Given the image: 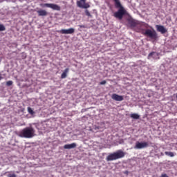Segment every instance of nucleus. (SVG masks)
<instances>
[{
    "mask_svg": "<svg viewBox=\"0 0 177 177\" xmlns=\"http://www.w3.org/2000/svg\"><path fill=\"white\" fill-rule=\"evenodd\" d=\"M130 117L131 118H133V120H139V118H140V115L138 113H131Z\"/></svg>",
    "mask_w": 177,
    "mask_h": 177,
    "instance_id": "16",
    "label": "nucleus"
},
{
    "mask_svg": "<svg viewBox=\"0 0 177 177\" xmlns=\"http://www.w3.org/2000/svg\"><path fill=\"white\" fill-rule=\"evenodd\" d=\"M75 147H77V144L75 142L67 144L64 146V149H75Z\"/></svg>",
    "mask_w": 177,
    "mask_h": 177,
    "instance_id": "11",
    "label": "nucleus"
},
{
    "mask_svg": "<svg viewBox=\"0 0 177 177\" xmlns=\"http://www.w3.org/2000/svg\"><path fill=\"white\" fill-rule=\"evenodd\" d=\"M1 80H3V77H1V75H0V81H1Z\"/></svg>",
    "mask_w": 177,
    "mask_h": 177,
    "instance_id": "27",
    "label": "nucleus"
},
{
    "mask_svg": "<svg viewBox=\"0 0 177 177\" xmlns=\"http://www.w3.org/2000/svg\"><path fill=\"white\" fill-rule=\"evenodd\" d=\"M85 13H86V15L88 17H92V15H91V12H89V10H86Z\"/></svg>",
    "mask_w": 177,
    "mask_h": 177,
    "instance_id": "21",
    "label": "nucleus"
},
{
    "mask_svg": "<svg viewBox=\"0 0 177 177\" xmlns=\"http://www.w3.org/2000/svg\"><path fill=\"white\" fill-rule=\"evenodd\" d=\"M165 154L166 156H168L169 157H174L175 154L174 153V152H171V151H165Z\"/></svg>",
    "mask_w": 177,
    "mask_h": 177,
    "instance_id": "18",
    "label": "nucleus"
},
{
    "mask_svg": "<svg viewBox=\"0 0 177 177\" xmlns=\"http://www.w3.org/2000/svg\"><path fill=\"white\" fill-rule=\"evenodd\" d=\"M119 5L117 4V2H115V8H118V12H115L113 14L114 17H116V19H119V20H122V18L124 17L125 13H127V10H125V8L122 7L121 5V2H120V0H118Z\"/></svg>",
    "mask_w": 177,
    "mask_h": 177,
    "instance_id": "2",
    "label": "nucleus"
},
{
    "mask_svg": "<svg viewBox=\"0 0 177 177\" xmlns=\"http://www.w3.org/2000/svg\"><path fill=\"white\" fill-rule=\"evenodd\" d=\"M40 6L41 8H50V9H53V10L59 11L61 10L60 6H59V5L55 4V3H41Z\"/></svg>",
    "mask_w": 177,
    "mask_h": 177,
    "instance_id": "5",
    "label": "nucleus"
},
{
    "mask_svg": "<svg viewBox=\"0 0 177 177\" xmlns=\"http://www.w3.org/2000/svg\"><path fill=\"white\" fill-rule=\"evenodd\" d=\"M111 99H113V100H115V102H122V100H124V96L119 95L117 93H113L111 95Z\"/></svg>",
    "mask_w": 177,
    "mask_h": 177,
    "instance_id": "8",
    "label": "nucleus"
},
{
    "mask_svg": "<svg viewBox=\"0 0 177 177\" xmlns=\"http://www.w3.org/2000/svg\"><path fill=\"white\" fill-rule=\"evenodd\" d=\"M113 1H114V2H116L118 5H119V3H118L119 0H113Z\"/></svg>",
    "mask_w": 177,
    "mask_h": 177,
    "instance_id": "26",
    "label": "nucleus"
},
{
    "mask_svg": "<svg viewBox=\"0 0 177 177\" xmlns=\"http://www.w3.org/2000/svg\"><path fill=\"white\" fill-rule=\"evenodd\" d=\"M79 27L80 28H86V26H85L84 25H80Z\"/></svg>",
    "mask_w": 177,
    "mask_h": 177,
    "instance_id": "23",
    "label": "nucleus"
},
{
    "mask_svg": "<svg viewBox=\"0 0 177 177\" xmlns=\"http://www.w3.org/2000/svg\"><path fill=\"white\" fill-rule=\"evenodd\" d=\"M5 30H6V28L5 27V26L3 24H0V32L5 31Z\"/></svg>",
    "mask_w": 177,
    "mask_h": 177,
    "instance_id": "20",
    "label": "nucleus"
},
{
    "mask_svg": "<svg viewBox=\"0 0 177 177\" xmlns=\"http://www.w3.org/2000/svg\"><path fill=\"white\" fill-rule=\"evenodd\" d=\"M176 99H177V93H176Z\"/></svg>",
    "mask_w": 177,
    "mask_h": 177,
    "instance_id": "28",
    "label": "nucleus"
},
{
    "mask_svg": "<svg viewBox=\"0 0 177 177\" xmlns=\"http://www.w3.org/2000/svg\"><path fill=\"white\" fill-rule=\"evenodd\" d=\"M8 177H17L16 174H9Z\"/></svg>",
    "mask_w": 177,
    "mask_h": 177,
    "instance_id": "25",
    "label": "nucleus"
},
{
    "mask_svg": "<svg viewBox=\"0 0 177 177\" xmlns=\"http://www.w3.org/2000/svg\"><path fill=\"white\" fill-rule=\"evenodd\" d=\"M146 147H149V143L147 142H140L137 141L136 142V145L134 146V149L137 150H140L142 149H146Z\"/></svg>",
    "mask_w": 177,
    "mask_h": 177,
    "instance_id": "6",
    "label": "nucleus"
},
{
    "mask_svg": "<svg viewBox=\"0 0 177 177\" xmlns=\"http://www.w3.org/2000/svg\"><path fill=\"white\" fill-rule=\"evenodd\" d=\"M28 113L30 114V115H34V114H35V112L34 111V110H32V109L30 106L28 107Z\"/></svg>",
    "mask_w": 177,
    "mask_h": 177,
    "instance_id": "17",
    "label": "nucleus"
},
{
    "mask_svg": "<svg viewBox=\"0 0 177 177\" xmlns=\"http://www.w3.org/2000/svg\"><path fill=\"white\" fill-rule=\"evenodd\" d=\"M69 71H70V69L68 68H66L64 71V72L61 75V78L62 80H64V78H66L67 77V73H68Z\"/></svg>",
    "mask_w": 177,
    "mask_h": 177,
    "instance_id": "14",
    "label": "nucleus"
},
{
    "mask_svg": "<svg viewBox=\"0 0 177 177\" xmlns=\"http://www.w3.org/2000/svg\"><path fill=\"white\" fill-rule=\"evenodd\" d=\"M107 84V82L106 80H104L100 83V85H106Z\"/></svg>",
    "mask_w": 177,
    "mask_h": 177,
    "instance_id": "22",
    "label": "nucleus"
},
{
    "mask_svg": "<svg viewBox=\"0 0 177 177\" xmlns=\"http://www.w3.org/2000/svg\"><path fill=\"white\" fill-rule=\"evenodd\" d=\"M6 86H12L13 85V81L9 80L6 82Z\"/></svg>",
    "mask_w": 177,
    "mask_h": 177,
    "instance_id": "19",
    "label": "nucleus"
},
{
    "mask_svg": "<svg viewBox=\"0 0 177 177\" xmlns=\"http://www.w3.org/2000/svg\"><path fill=\"white\" fill-rule=\"evenodd\" d=\"M61 34H74L75 32V29L71 28L69 29H62L59 31Z\"/></svg>",
    "mask_w": 177,
    "mask_h": 177,
    "instance_id": "9",
    "label": "nucleus"
},
{
    "mask_svg": "<svg viewBox=\"0 0 177 177\" xmlns=\"http://www.w3.org/2000/svg\"><path fill=\"white\" fill-rule=\"evenodd\" d=\"M160 177H169V176H168V175H167L166 174H163L160 176Z\"/></svg>",
    "mask_w": 177,
    "mask_h": 177,
    "instance_id": "24",
    "label": "nucleus"
},
{
    "mask_svg": "<svg viewBox=\"0 0 177 177\" xmlns=\"http://www.w3.org/2000/svg\"><path fill=\"white\" fill-rule=\"evenodd\" d=\"M125 157V152L122 150H118L116 152L110 153L106 158V161H114L115 160H120V158H123Z\"/></svg>",
    "mask_w": 177,
    "mask_h": 177,
    "instance_id": "3",
    "label": "nucleus"
},
{
    "mask_svg": "<svg viewBox=\"0 0 177 177\" xmlns=\"http://www.w3.org/2000/svg\"><path fill=\"white\" fill-rule=\"evenodd\" d=\"M38 16H48V11L44 9H40L37 11Z\"/></svg>",
    "mask_w": 177,
    "mask_h": 177,
    "instance_id": "12",
    "label": "nucleus"
},
{
    "mask_svg": "<svg viewBox=\"0 0 177 177\" xmlns=\"http://www.w3.org/2000/svg\"><path fill=\"white\" fill-rule=\"evenodd\" d=\"M128 23L131 27H136L138 26V23L136 22V20L133 19H130L128 21Z\"/></svg>",
    "mask_w": 177,
    "mask_h": 177,
    "instance_id": "13",
    "label": "nucleus"
},
{
    "mask_svg": "<svg viewBox=\"0 0 177 177\" xmlns=\"http://www.w3.org/2000/svg\"><path fill=\"white\" fill-rule=\"evenodd\" d=\"M146 37H149L151 39H157L158 38L157 35V32L156 30H151L150 29H147L145 32L142 33Z\"/></svg>",
    "mask_w": 177,
    "mask_h": 177,
    "instance_id": "4",
    "label": "nucleus"
},
{
    "mask_svg": "<svg viewBox=\"0 0 177 177\" xmlns=\"http://www.w3.org/2000/svg\"><path fill=\"white\" fill-rule=\"evenodd\" d=\"M19 136L26 139H31V138L35 136V129L32 127H26L19 132Z\"/></svg>",
    "mask_w": 177,
    "mask_h": 177,
    "instance_id": "1",
    "label": "nucleus"
},
{
    "mask_svg": "<svg viewBox=\"0 0 177 177\" xmlns=\"http://www.w3.org/2000/svg\"><path fill=\"white\" fill-rule=\"evenodd\" d=\"M77 6L81 8L82 9H88L91 8V6L86 3V0H80L76 2Z\"/></svg>",
    "mask_w": 177,
    "mask_h": 177,
    "instance_id": "7",
    "label": "nucleus"
},
{
    "mask_svg": "<svg viewBox=\"0 0 177 177\" xmlns=\"http://www.w3.org/2000/svg\"><path fill=\"white\" fill-rule=\"evenodd\" d=\"M158 56V53L156 52H151L148 55V59H150V57H152L153 59H156V57Z\"/></svg>",
    "mask_w": 177,
    "mask_h": 177,
    "instance_id": "15",
    "label": "nucleus"
},
{
    "mask_svg": "<svg viewBox=\"0 0 177 177\" xmlns=\"http://www.w3.org/2000/svg\"><path fill=\"white\" fill-rule=\"evenodd\" d=\"M156 28L157 31H158V32H160L161 34H165V32H167V31L165 27L162 25H156Z\"/></svg>",
    "mask_w": 177,
    "mask_h": 177,
    "instance_id": "10",
    "label": "nucleus"
}]
</instances>
